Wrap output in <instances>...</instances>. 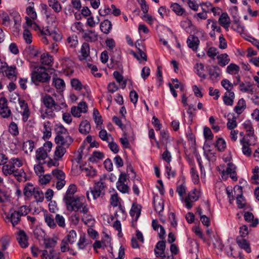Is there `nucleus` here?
Listing matches in <instances>:
<instances>
[{"label":"nucleus","mask_w":259,"mask_h":259,"mask_svg":"<svg viewBox=\"0 0 259 259\" xmlns=\"http://www.w3.org/2000/svg\"><path fill=\"white\" fill-rule=\"evenodd\" d=\"M67 210L81 213L89 212V208L84 197L75 196L70 200L64 202Z\"/></svg>","instance_id":"nucleus-1"},{"label":"nucleus","mask_w":259,"mask_h":259,"mask_svg":"<svg viewBox=\"0 0 259 259\" xmlns=\"http://www.w3.org/2000/svg\"><path fill=\"white\" fill-rule=\"evenodd\" d=\"M50 79V76L42 67L35 68L31 73V81L35 84H37L39 82H47Z\"/></svg>","instance_id":"nucleus-2"},{"label":"nucleus","mask_w":259,"mask_h":259,"mask_svg":"<svg viewBox=\"0 0 259 259\" xmlns=\"http://www.w3.org/2000/svg\"><path fill=\"white\" fill-rule=\"evenodd\" d=\"M105 186L103 182L100 181L95 183L92 188H90V191H87L86 196L89 201H91L90 193L92 195L94 200L99 197H103L105 194Z\"/></svg>","instance_id":"nucleus-3"},{"label":"nucleus","mask_w":259,"mask_h":259,"mask_svg":"<svg viewBox=\"0 0 259 259\" xmlns=\"http://www.w3.org/2000/svg\"><path fill=\"white\" fill-rule=\"evenodd\" d=\"M30 209L27 206L23 205L19 207L18 210H14L12 209H10L9 212V217L8 218L10 220L13 226L17 225L20 220L21 216L26 215L29 212Z\"/></svg>","instance_id":"nucleus-4"},{"label":"nucleus","mask_w":259,"mask_h":259,"mask_svg":"<svg viewBox=\"0 0 259 259\" xmlns=\"http://www.w3.org/2000/svg\"><path fill=\"white\" fill-rule=\"evenodd\" d=\"M129 180L124 172H121L116 184L117 189L123 194H129L130 188L128 185Z\"/></svg>","instance_id":"nucleus-5"},{"label":"nucleus","mask_w":259,"mask_h":259,"mask_svg":"<svg viewBox=\"0 0 259 259\" xmlns=\"http://www.w3.org/2000/svg\"><path fill=\"white\" fill-rule=\"evenodd\" d=\"M52 148V143L48 141L46 142L42 147L38 148L36 151L35 158L38 162L44 160L47 158Z\"/></svg>","instance_id":"nucleus-6"},{"label":"nucleus","mask_w":259,"mask_h":259,"mask_svg":"<svg viewBox=\"0 0 259 259\" xmlns=\"http://www.w3.org/2000/svg\"><path fill=\"white\" fill-rule=\"evenodd\" d=\"M110 202L111 205L113 207L118 206L117 209L115 212L114 215L116 219L120 218V215H122V218H125V210L124 208L119 203V198L117 194H114L111 195L110 199Z\"/></svg>","instance_id":"nucleus-7"},{"label":"nucleus","mask_w":259,"mask_h":259,"mask_svg":"<svg viewBox=\"0 0 259 259\" xmlns=\"http://www.w3.org/2000/svg\"><path fill=\"white\" fill-rule=\"evenodd\" d=\"M235 169L236 167L233 163L231 162L228 163L226 170L223 169L221 171L222 179L226 180L228 178V176L229 175L233 181H236L237 180V177L236 176L237 175Z\"/></svg>","instance_id":"nucleus-8"},{"label":"nucleus","mask_w":259,"mask_h":259,"mask_svg":"<svg viewBox=\"0 0 259 259\" xmlns=\"http://www.w3.org/2000/svg\"><path fill=\"white\" fill-rule=\"evenodd\" d=\"M254 140L247 139V137H243L240 140V143L242 146V151L244 155L250 156L251 154V150L249 146L253 144Z\"/></svg>","instance_id":"nucleus-9"},{"label":"nucleus","mask_w":259,"mask_h":259,"mask_svg":"<svg viewBox=\"0 0 259 259\" xmlns=\"http://www.w3.org/2000/svg\"><path fill=\"white\" fill-rule=\"evenodd\" d=\"M199 197V192L196 189L190 191L187 197L184 199L186 207L188 209H191L192 207V203L196 201Z\"/></svg>","instance_id":"nucleus-10"},{"label":"nucleus","mask_w":259,"mask_h":259,"mask_svg":"<svg viewBox=\"0 0 259 259\" xmlns=\"http://www.w3.org/2000/svg\"><path fill=\"white\" fill-rule=\"evenodd\" d=\"M55 140L56 144L67 148L73 142V139L69 134L64 136H56Z\"/></svg>","instance_id":"nucleus-11"},{"label":"nucleus","mask_w":259,"mask_h":259,"mask_svg":"<svg viewBox=\"0 0 259 259\" xmlns=\"http://www.w3.org/2000/svg\"><path fill=\"white\" fill-rule=\"evenodd\" d=\"M206 69L209 75V78L213 81H217L221 74V70L217 65H208Z\"/></svg>","instance_id":"nucleus-12"},{"label":"nucleus","mask_w":259,"mask_h":259,"mask_svg":"<svg viewBox=\"0 0 259 259\" xmlns=\"http://www.w3.org/2000/svg\"><path fill=\"white\" fill-rule=\"evenodd\" d=\"M19 104L21 109L20 113L22 116V120L25 122L28 120L30 115V109L27 103L23 100H19Z\"/></svg>","instance_id":"nucleus-13"},{"label":"nucleus","mask_w":259,"mask_h":259,"mask_svg":"<svg viewBox=\"0 0 259 259\" xmlns=\"http://www.w3.org/2000/svg\"><path fill=\"white\" fill-rule=\"evenodd\" d=\"M42 102L46 108H54L56 111H58L61 109V107L58 105L49 95H46L42 98Z\"/></svg>","instance_id":"nucleus-14"},{"label":"nucleus","mask_w":259,"mask_h":259,"mask_svg":"<svg viewBox=\"0 0 259 259\" xmlns=\"http://www.w3.org/2000/svg\"><path fill=\"white\" fill-rule=\"evenodd\" d=\"M82 37L86 42H93L98 39V35L95 30L90 29L86 30L82 33Z\"/></svg>","instance_id":"nucleus-15"},{"label":"nucleus","mask_w":259,"mask_h":259,"mask_svg":"<svg viewBox=\"0 0 259 259\" xmlns=\"http://www.w3.org/2000/svg\"><path fill=\"white\" fill-rule=\"evenodd\" d=\"M42 259H61L60 253L54 249H51L49 251L43 250L41 254Z\"/></svg>","instance_id":"nucleus-16"},{"label":"nucleus","mask_w":259,"mask_h":259,"mask_svg":"<svg viewBox=\"0 0 259 259\" xmlns=\"http://www.w3.org/2000/svg\"><path fill=\"white\" fill-rule=\"evenodd\" d=\"M243 128L246 131L247 134L244 137H247V139L254 140V130L251 122L246 120L242 124Z\"/></svg>","instance_id":"nucleus-17"},{"label":"nucleus","mask_w":259,"mask_h":259,"mask_svg":"<svg viewBox=\"0 0 259 259\" xmlns=\"http://www.w3.org/2000/svg\"><path fill=\"white\" fill-rule=\"evenodd\" d=\"M17 239L21 247L25 248L28 246L27 237L24 231L21 230L18 232Z\"/></svg>","instance_id":"nucleus-18"},{"label":"nucleus","mask_w":259,"mask_h":259,"mask_svg":"<svg viewBox=\"0 0 259 259\" xmlns=\"http://www.w3.org/2000/svg\"><path fill=\"white\" fill-rule=\"evenodd\" d=\"M81 220L89 227H92L94 226L95 220L93 217L87 212L86 213H81Z\"/></svg>","instance_id":"nucleus-19"},{"label":"nucleus","mask_w":259,"mask_h":259,"mask_svg":"<svg viewBox=\"0 0 259 259\" xmlns=\"http://www.w3.org/2000/svg\"><path fill=\"white\" fill-rule=\"evenodd\" d=\"M77 187L74 184H71L68 187L65 195L63 197V202H65L67 200H70L72 198H74L75 196H74V193L76 192Z\"/></svg>","instance_id":"nucleus-20"},{"label":"nucleus","mask_w":259,"mask_h":259,"mask_svg":"<svg viewBox=\"0 0 259 259\" xmlns=\"http://www.w3.org/2000/svg\"><path fill=\"white\" fill-rule=\"evenodd\" d=\"M187 43L190 48L196 51L199 44V40L197 37L190 35L187 38Z\"/></svg>","instance_id":"nucleus-21"},{"label":"nucleus","mask_w":259,"mask_h":259,"mask_svg":"<svg viewBox=\"0 0 259 259\" xmlns=\"http://www.w3.org/2000/svg\"><path fill=\"white\" fill-rule=\"evenodd\" d=\"M79 59L80 60H86L90 53V46L88 43L84 42L82 44L80 49Z\"/></svg>","instance_id":"nucleus-22"},{"label":"nucleus","mask_w":259,"mask_h":259,"mask_svg":"<svg viewBox=\"0 0 259 259\" xmlns=\"http://www.w3.org/2000/svg\"><path fill=\"white\" fill-rule=\"evenodd\" d=\"M0 203H2L1 207L3 210H4V206L11 203L10 197L7 193L2 191L0 189Z\"/></svg>","instance_id":"nucleus-23"},{"label":"nucleus","mask_w":259,"mask_h":259,"mask_svg":"<svg viewBox=\"0 0 259 259\" xmlns=\"http://www.w3.org/2000/svg\"><path fill=\"white\" fill-rule=\"evenodd\" d=\"M44 219L45 223L50 228L55 229L56 228L55 217L54 218L53 215L49 213H45L44 214Z\"/></svg>","instance_id":"nucleus-24"},{"label":"nucleus","mask_w":259,"mask_h":259,"mask_svg":"<svg viewBox=\"0 0 259 259\" xmlns=\"http://www.w3.org/2000/svg\"><path fill=\"white\" fill-rule=\"evenodd\" d=\"M235 98V94L233 92H226L223 97V101L225 105L232 106Z\"/></svg>","instance_id":"nucleus-25"},{"label":"nucleus","mask_w":259,"mask_h":259,"mask_svg":"<svg viewBox=\"0 0 259 259\" xmlns=\"http://www.w3.org/2000/svg\"><path fill=\"white\" fill-rule=\"evenodd\" d=\"M236 242L239 246L241 249L245 250L246 252L250 253L251 251L249 243L245 239L242 237H238Z\"/></svg>","instance_id":"nucleus-26"},{"label":"nucleus","mask_w":259,"mask_h":259,"mask_svg":"<svg viewBox=\"0 0 259 259\" xmlns=\"http://www.w3.org/2000/svg\"><path fill=\"white\" fill-rule=\"evenodd\" d=\"M194 70L195 73L201 78L205 79L206 78V75L204 73V65L200 63H197L194 66Z\"/></svg>","instance_id":"nucleus-27"},{"label":"nucleus","mask_w":259,"mask_h":259,"mask_svg":"<svg viewBox=\"0 0 259 259\" xmlns=\"http://www.w3.org/2000/svg\"><path fill=\"white\" fill-rule=\"evenodd\" d=\"M78 130L79 132L82 134L86 135L89 133L91 130L90 122L87 120L81 122Z\"/></svg>","instance_id":"nucleus-28"},{"label":"nucleus","mask_w":259,"mask_h":259,"mask_svg":"<svg viewBox=\"0 0 259 259\" xmlns=\"http://www.w3.org/2000/svg\"><path fill=\"white\" fill-rule=\"evenodd\" d=\"M112 29V24L108 20H105L100 24V29L105 34H108Z\"/></svg>","instance_id":"nucleus-29"},{"label":"nucleus","mask_w":259,"mask_h":259,"mask_svg":"<svg viewBox=\"0 0 259 259\" xmlns=\"http://www.w3.org/2000/svg\"><path fill=\"white\" fill-rule=\"evenodd\" d=\"M66 148L62 146L58 145L56 147L54 153L55 160L60 159L66 152Z\"/></svg>","instance_id":"nucleus-30"},{"label":"nucleus","mask_w":259,"mask_h":259,"mask_svg":"<svg viewBox=\"0 0 259 259\" xmlns=\"http://www.w3.org/2000/svg\"><path fill=\"white\" fill-rule=\"evenodd\" d=\"M244 218L246 221L248 222H252V224L250 225L252 227H256L257 225L258 224V220L257 219H254V216L253 214L250 212L246 211L245 212L244 214Z\"/></svg>","instance_id":"nucleus-31"},{"label":"nucleus","mask_w":259,"mask_h":259,"mask_svg":"<svg viewBox=\"0 0 259 259\" xmlns=\"http://www.w3.org/2000/svg\"><path fill=\"white\" fill-rule=\"evenodd\" d=\"M217 59H218V64L222 67H224L227 65L230 60L229 56L226 53L218 55Z\"/></svg>","instance_id":"nucleus-32"},{"label":"nucleus","mask_w":259,"mask_h":259,"mask_svg":"<svg viewBox=\"0 0 259 259\" xmlns=\"http://www.w3.org/2000/svg\"><path fill=\"white\" fill-rule=\"evenodd\" d=\"M53 84L57 90L60 91H63L65 89V83L62 79L54 77L53 79Z\"/></svg>","instance_id":"nucleus-33"},{"label":"nucleus","mask_w":259,"mask_h":259,"mask_svg":"<svg viewBox=\"0 0 259 259\" xmlns=\"http://www.w3.org/2000/svg\"><path fill=\"white\" fill-rule=\"evenodd\" d=\"M246 108V103L245 100L241 98L239 100L236 106L234 107V111L238 114H241Z\"/></svg>","instance_id":"nucleus-34"},{"label":"nucleus","mask_w":259,"mask_h":259,"mask_svg":"<svg viewBox=\"0 0 259 259\" xmlns=\"http://www.w3.org/2000/svg\"><path fill=\"white\" fill-rule=\"evenodd\" d=\"M90 243V241L86 238L84 234L80 235L79 241L77 242V246L79 249H83L85 248Z\"/></svg>","instance_id":"nucleus-35"},{"label":"nucleus","mask_w":259,"mask_h":259,"mask_svg":"<svg viewBox=\"0 0 259 259\" xmlns=\"http://www.w3.org/2000/svg\"><path fill=\"white\" fill-rule=\"evenodd\" d=\"M16 67L12 66L10 67H7L5 70V73L8 78L12 80H15L16 79V75L15 74Z\"/></svg>","instance_id":"nucleus-36"},{"label":"nucleus","mask_w":259,"mask_h":259,"mask_svg":"<svg viewBox=\"0 0 259 259\" xmlns=\"http://www.w3.org/2000/svg\"><path fill=\"white\" fill-rule=\"evenodd\" d=\"M80 168L81 171L84 172L87 176L92 178L96 175V170L91 166L84 167L80 166Z\"/></svg>","instance_id":"nucleus-37"},{"label":"nucleus","mask_w":259,"mask_h":259,"mask_svg":"<svg viewBox=\"0 0 259 259\" xmlns=\"http://www.w3.org/2000/svg\"><path fill=\"white\" fill-rule=\"evenodd\" d=\"M130 215L136 222L140 217L141 213L140 206L133 205L130 210Z\"/></svg>","instance_id":"nucleus-38"},{"label":"nucleus","mask_w":259,"mask_h":259,"mask_svg":"<svg viewBox=\"0 0 259 259\" xmlns=\"http://www.w3.org/2000/svg\"><path fill=\"white\" fill-rule=\"evenodd\" d=\"M48 5L56 13H59L62 10V6L58 0H48Z\"/></svg>","instance_id":"nucleus-39"},{"label":"nucleus","mask_w":259,"mask_h":259,"mask_svg":"<svg viewBox=\"0 0 259 259\" xmlns=\"http://www.w3.org/2000/svg\"><path fill=\"white\" fill-rule=\"evenodd\" d=\"M43 33L45 35H48L50 39L52 38L56 41H59L62 39L61 35L55 31L51 32L48 29H47L43 31Z\"/></svg>","instance_id":"nucleus-40"},{"label":"nucleus","mask_w":259,"mask_h":259,"mask_svg":"<svg viewBox=\"0 0 259 259\" xmlns=\"http://www.w3.org/2000/svg\"><path fill=\"white\" fill-rule=\"evenodd\" d=\"M36 189L32 185L28 184L23 190L24 195L28 198L30 197L33 196Z\"/></svg>","instance_id":"nucleus-41"},{"label":"nucleus","mask_w":259,"mask_h":259,"mask_svg":"<svg viewBox=\"0 0 259 259\" xmlns=\"http://www.w3.org/2000/svg\"><path fill=\"white\" fill-rule=\"evenodd\" d=\"M14 168L15 167H14V165L10 161L8 164L3 165L2 170L5 175L8 176L12 175L13 172H14Z\"/></svg>","instance_id":"nucleus-42"},{"label":"nucleus","mask_w":259,"mask_h":259,"mask_svg":"<svg viewBox=\"0 0 259 259\" xmlns=\"http://www.w3.org/2000/svg\"><path fill=\"white\" fill-rule=\"evenodd\" d=\"M83 24L80 22H76L74 23L71 27V30L76 33H83Z\"/></svg>","instance_id":"nucleus-43"},{"label":"nucleus","mask_w":259,"mask_h":259,"mask_svg":"<svg viewBox=\"0 0 259 259\" xmlns=\"http://www.w3.org/2000/svg\"><path fill=\"white\" fill-rule=\"evenodd\" d=\"M181 26L187 32L191 33L193 26L190 20L187 19L181 22Z\"/></svg>","instance_id":"nucleus-44"},{"label":"nucleus","mask_w":259,"mask_h":259,"mask_svg":"<svg viewBox=\"0 0 259 259\" xmlns=\"http://www.w3.org/2000/svg\"><path fill=\"white\" fill-rule=\"evenodd\" d=\"M239 70V66L234 63L230 64L226 68V72L230 74H238Z\"/></svg>","instance_id":"nucleus-45"},{"label":"nucleus","mask_w":259,"mask_h":259,"mask_svg":"<svg viewBox=\"0 0 259 259\" xmlns=\"http://www.w3.org/2000/svg\"><path fill=\"white\" fill-rule=\"evenodd\" d=\"M12 175L14 176L17 178V179L19 181H22L23 179H25L26 174L24 172L23 169L20 168L19 169L18 168H15L14 169V172H13Z\"/></svg>","instance_id":"nucleus-46"},{"label":"nucleus","mask_w":259,"mask_h":259,"mask_svg":"<svg viewBox=\"0 0 259 259\" xmlns=\"http://www.w3.org/2000/svg\"><path fill=\"white\" fill-rule=\"evenodd\" d=\"M99 137L104 141L109 142L110 141H113V138L111 134H108L107 131L103 129L101 130L99 133Z\"/></svg>","instance_id":"nucleus-47"},{"label":"nucleus","mask_w":259,"mask_h":259,"mask_svg":"<svg viewBox=\"0 0 259 259\" xmlns=\"http://www.w3.org/2000/svg\"><path fill=\"white\" fill-rule=\"evenodd\" d=\"M113 75L116 81L121 85L122 88H124L126 86V81L123 80V76L120 72L115 71L113 72Z\"/></svg>","instance_id":"nucleus-48"},{"label":"nucleus","mask_w":259,"mask_h":259,"mask_svg":"<svg viewBox=\"0 0 259 259\" xmlns=\"http://www.w3.org/2000/svg\"><path fill=\"white\" fill-rule=\"evenodd\" d=\"M54 111H56L54 108H46L45 113H41V117L44 119L46 118H52L55 116Z\"/></svg>","instance_id":"nucleus-49"},{"label":"nucleus","mask_w":259,"mask_h":259,"mask_svg":"<svg viewBox=\"0 0 259 259\" xmlns=\"http://www.w3.org/2000/svg\"><path fill=\"white\" fill-rule=\"evenodd\" d=\"M52 178H55L58 181L60 180L65 179V173L61 170L58 169H55L53 170L52 171Z\"/></svg>","instance_id":"nucleus-50"},{"label":"nucleus","mask_w":259,"mask_h":259,"mask_svg":"<svg viewBox=\"0 0 259 259\" xmlns=\"http://www.w3.org/2000/svg\"><path fill=\"white\" fill-rule=\"evenodd\" d=\"M53 57L48 54H43L41 56V61L42 64L50 66L53 63Z\"/></svg>","instance_id":"nucleus-51"},{"label":"nucleus","mask_w":259,"mask_h":259,"mask_svg":"<svg viewBox=\"0 0 259 259\" xmlns=\"http://www.w3.org/2000/svg\"><path fill=\"white\" fill-rule=\"evenodd\" d=\"M219 22L222 26L224 25H230L231 23L230 18L229 15L226 13H223L220 16Z\"/></svg>","instance_id":"nucleus-52"},{"label":"nucleus","mask_w":259,"mask_h":259,"mask_svg":"<svg viewBox=\"0 0 259 259\" xmlns=\"http://www.w3.org/2000/svg\"><path fill=\"white\" fill-rule=\"evenodd\" d=\"M76 238V233L74 230H72L68 233V234L64 239L69 244H71L75 242Z\"/></svg>","instance_id":"nucleus-53"},{"label":"nucleus","mask_w":259,"mask_h":259,"mask_svg":"<svg viewBox=\"0 0 259 259\" xmlns=\"http://www.w3.org/2000/svg\"><path fill=\"white\" fill-rule=\"evenodd\" d=\"M55 131L57 136H64L69 134L67 130L61 124H57L55 125Z\"/></svg>","instance_id":"nucleus-54"},{"label":"nucleus","mask_w":259,"mask_h":259,"mask_svg":"<svg viewBox=\"0 0 259 259\" xmlns=\"http://www.w3.org/2000/svg\"><path fill=\"white\" fill-rule=\"evenodd\" d=\"M50 127V122L47 121L44 123V136L45 139H49L51 136V132Z\"/></svg>","instance_id":"nucleus-55"},{"label":"nucleus","mask_w":259,"mask_h":259,"mask_svg":"<svg viewBox=\"0 0 259 259\" xmlns=\"http://www.w3.org/2000/svg\"><path fill=\"white\" fill-rule=\"evenodd\" d=\"M104 155L102 153L98 151H95L89 158V160L92 162H98L99 160L102 159Z\"/></svg>","instance_id":"nucleus-56"},{"label":"nucleus","mask_w":259,"mask_h":259,"mask_svg":"<svg viewBox=\"0 0 259 259\" xmlns=\"http://www.w3.org/2000/svg\"><path fill=\"white\" fill-rule=\"evenodd\" d=\"M34 147V142L31 140H28L24 142L23 149L25 151V153H28V152H31L32 151Z\"/></svg>","instance_id":"nucleus-57"},{"label":"nucleus","mask_w":259,"mask_h":259,"mask_svg":"<svg viewBox=\"0 0 259 259\" xmlns=\"http://www.w3.org/2000/svg\"><path fill=\"white\" fill-rule=\"evenodd\" d=\"M170 8L172 10L179 16H182L185 12V10L177 3L172 4Z\"/></svg>","instance_id":"nucleus-58"},{"label":"nucleus","mask_w":259,"mask_h":259,"mask_svg":"<svg viewBox=\"0 0 259 259\" xmlns=\"http://www.w3.org/2000/svg\"><path fill=\"white\" fill-rule=\"evenodd\" d=\"M55 222L60 227L64 228L66 226L65 220L64 217L59 214H56L55 216Z\"/></svg>","instance_id":"nucleus-59"},{"label":"nucleus","mask_w":259,"mask_h":259,"mask_svg":"<svg viewBox=\"0 0 259 259\" xmlns=\"http://www.w3.org/2000/svg\"><path fill=\"white\" fill-rule=\"evenodd\" d=\"M67 42L70 47H76L78 44L77 37L76 35H73L69 36L67 39Z\"/></svg>","instance_id":"nucleus-60"},{"label":"nucleus","mask_w":259,"mask_h":259,"mask_svg":"<svg viewBox=\"0 0 259 259\" xmlns=\"http://www.w3.org/2000/svg\"><path fill=\"white\" fill-rule=\"evenodd\" d=\"M237 126L236 117L233 116L232 118L228 117L227 123V127L230 130H234Z\"/></svg>","instance_id":"nucleus-61"},{"label":"nucleus","mask_w":259,"mask_h":259,"mask_svg":"<svg viewBox=\"0 0 259 259\" xmlns=\"http://www.w3.org/2000/svg\"><path fill=\"white\" fill-rule=\"evenodd\" d=\"M93 118L97 125L102 124L103 120L102 119V117L98 110L96 108H94L93 110Z\"/></svg>","instance_id":"nucleus-62"},{"label":"nucleus","mask_w":259,"mask_h":259,"mask_svg":"<svg viewBox=\"0 0 259 259\" xmlns=\"http://www.w3.org/2000/svg\"><path fill=\"white\" fill-rule=\"evenodd\" d=\"M9 131L11 135L17 136L19 135L18 127L17 124L14 122H11L9 126Z\"/></svg>","instance_id":"nucleus-63"},{"label":"nucleus","mask_w":259,"mask_h":259,"mask_svg":"<svg viewBox=\"0 0 259 259\" xmlns=\"http://www.w3.org/2000/svg\"><path fill=\"white\" fill-rule=\"evenodd\" d=\"M216 147L220 151H224L226 148L225 141L223 138H218L216 142Z\"/></svg>","instance_id":"nucleus-64"}]
</instances>
